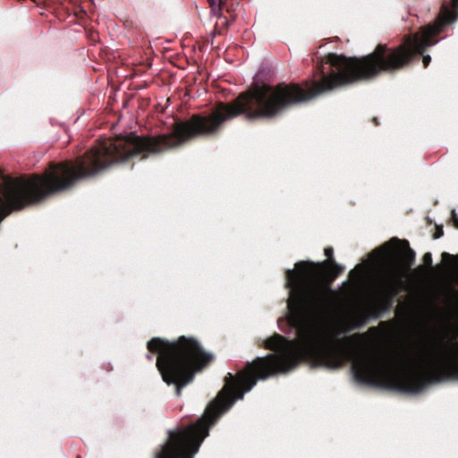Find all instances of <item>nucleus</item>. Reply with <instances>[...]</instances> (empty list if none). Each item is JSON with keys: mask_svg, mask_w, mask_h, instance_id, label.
<instances>
[{"mask_svg": "<svg viewBox=\"0 0 458 458\" xmlns=\"http://www.w3.org/2000/svg\"><path fill=\"white\" fill-rule=\"evenodd\" d=\"M405 241L392 239L376 249L349 274L338 289L322 281L319 264L301 261L287 271L288 320L297 331L295 340L275 335L266 347L277 352L249 363L236 378L231 377L199 420L170 431L164 458H192L209 428L234 401L250 391L258 379L292 369L307 358L315 365L336 369L352 361L355 377L364 383L384 384L416 394L428 385L458 380V341L429 336L410 349L393 346L409 326L426 327L436 313L429 303L410 308L398 321L381 323L369 331L370 339L351 344L345 335L363 327L367 316L362 301L375 277L379 279L370 302L387 308L402 287V262L413 259Z\"/></svg>", "mask_w": 458, "mask_h": 458, "instance_id": "1", "label": "nucleus"}, {"mask_svg": "<svg viewBox=\"0 0 458 458\" xmlns=\"http://www.w3.org/2000/svg\"><path fill=\"white\" fill-rule=\"evenodd\" d=\"M148 347L158 352L157 367L163 380L176 386L177 395L193 379L194 373L213 359V354L205 352L192 338L180 337L176 342L153 338Z\"/></svg>", "mask_w": 458, "mask_h": 458, "instance_id": "2", "label": "nucleus"}, {"mask_svg": "<svg viewBox=\"0 0 458 458\" xmlns=\"http://www.w3.org/2000/svg\"><path fill=\"white\" fill-rule=\"evenodd\" d=\"M209 2L213 13L219 16L222 6L225 4V0H209Z\"/></svg>", "mask_w": 458, "mask_h": 458, "instance_id": "3", "label": "nucleus"}, {"mask_svg": "<svg viewBox=\"0 0 458 458\" xmlns=\"http://www.w3.org/2000/svg\"><path fill=\"white\" fill-rule=\"evenodd\" d=\"M344 269V267L339 266L335 263H331L329 273L332 275V279H334L339 273H341Z\"/></svg>", "mask_w": 458, "mask_h": 458, "instance_id": "4", "label": "nucleus"}, {"mask_svg": "<svg viewBox=\"0 0 458 458\" xmlns=\"http://www.w3.org/2000/svg\"><path fill=\"white\" fill-rule=\"evenodd\" d=\"M344 269V267L339 266L335 263H331L329 273L332 275V279H334L339 273H341Z\"/></svg>", "mask_w": 458, "mask_h": 458, "instance_id": "5", "label": "nucleus"}, {"mask_svg": "<svg viewBox=\"0 0 458 458\" xmlns=\"http://www.w3.org/2000/svg\"><path fill=\"white\" fill-rule=\"evenodd\" d=\"M430 60H431L430 55H423L422 61H423L424 66L428 65V64L430 63Z\"/></svg>", "mask_w": 458, "mask_h": 458, "instance_id": "6", "label": "nucleus"}, {"mask_svg": "<svg viewBox=\"0 0 458 458\" xmlns=\"http://www.w3.org/2000/svg\"><path fill=\"white\" fill-rule=\"evenodd\" d=\"M325 254L327 257L331 258L333 255V249L332 248H326L325 249Z\"/></svg>", "mask_w": 458, "mask_h": 458, "instance_id": "7", "label": "nucleus"}, {"mask_svg": "<svg viewBox=\"0 0 458 458\" xmlns=\"http://www.w3.org/2000/svg\"><path fill=\"white\" fill-rule=\"evenodd\" d=\"M423 259L426 263H430L431 262V254L426 253L423 257Z\"/></svg>", "mask_w": 458, "mask_h": 458, "instance_id": "8", "label": "nucleus"}, {"mask_svg": "<svg viewBox=\"0 0 458 458\" xmlns=\"http://www.w3.org/2000/svg\"><path fill=\"white\" fill-rule=\"evenodd\" d=\"M443 260L446 261L447 259H454L453 256L449 255L448 253H443L442 254Z\"/></svg>", "mask_w": 458, "mask_h": 458, "instance_id": "9", "label": "nucleus"}, {"mask_svg": "<svg viewBox=\"0 0 458 458\" xmlns=\"http://www.w3.org/2000/svg\"><path fill=\"white\" fill-rule=\"evenodd\" d=\"M453 5L458 7V0H453Z\"/></svg>", "mask_w": 458, "mask_h": 458, "instance_id": "10", "label": "nucleus"}, {"mask_svg": "<svg viewBox=\"0 0 458 458\" xmlns=\"http://www.w3.org/2000/svg\"><path fill=\"white\" fill-rule=\"evenodd\" d=\"M455 225L458 227V218L454 219Z\"/></svg>", "mask_w": 458, "mask_h": 458, "instance_id": "11", "label": "nucleus"}, {"mask_svg": "<svg viewBox=\"0 0 458 458\" xmlns=\"http://www.w3.org/2000/svg\"><path fill=\"white\" fill-rule=\"evenodd\" d=\"M148 360H151V359H152V356H151V355H148Z\"/></svg>", "mask_w": 458, "mask_h": 458, "instance_id": "12", "label": "nucleus"}, {"mask_svg": "<svg viewBox=\"0 0 458 458\" xmlns=\"http://www.w3.org/2000/svg\"><path fill=\"white\" fill-rule=\"evenodd\" d=\"M455 266V268L458 269V264L457 265H454Z\"/></svg>", "mask_w": 458, "mask_h": 458, "instance_id": "13", "label": "nucleus"}]
</instances>
